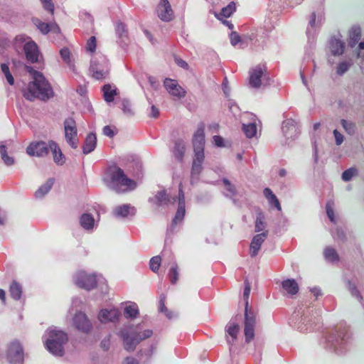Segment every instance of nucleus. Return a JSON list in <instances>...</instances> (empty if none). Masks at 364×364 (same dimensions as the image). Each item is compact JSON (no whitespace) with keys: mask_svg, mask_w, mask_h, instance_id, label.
Wrapping results in <instances>:
<instances>
[{"mask_svg":"<svg viewBox=\"0 0 364 364\" xmlns=\"http://www.w3.org/2000/svg\"><path fill=\"white\" fill-rule=\"evenodd\" d=\"M25 69L32 75L33 81L30 82L23 90V97L30 101L36 99L45 101L52 97L53 96V90L43 74L28 65L25 66Z\"/></svg>","mask_w":364,"mask_h":364,"instance_id":"1","label":"nucleus"},{"mask_svg":"<svg viewBox=\"0 0 364 364\" xmlns=\"http://www.w3.org/2000/svg\"><path fill=\"white\" fill-rule=\"evenodd\" d=\"M107 174L114 187L118 191L132 190L136 186V182L129 178L123 170L118 166H110L107 169Z\"/></svg>","mask_w":364,"mask_h":364,"instance_id":"2","label":"nucleus"},{"mask_svg":"<svg viewBox=\"0 0 364 364\" xmlns=\"http://www.w3.org/2000/svg\"><path fill=\"white\" fill-rule=\"evenodd\" d=\"M68 341L67 335L60 330L50 329L48 331V338L46 346L49 351L57 355L63 353V345Z\"/></svg>","mask_w":364,"mask_h":364,"instance_id":"3","label":"nucleus"},{"mask_svg":"<svg viewBox=\"0 0 364 364\" xmlns=\"http://www.w3.org/2000/svg\"><path fill=\"white\" fill-rule=\"evenodd\" d=\"M90 71L96 80L105 79L109 72L107 58L104 55L94 58L91 61Z\"/></svg>","mask_w":364,"mask_h":364,"instance_id":"4","label":"nucleus"},{"mask_svg":"<svg viewBox=\"0 0 364 364\" xmlns=\"http://www.w3.org/2000/svg\"><path fill=\"white\" fill-rule=\"evenodd\" d=\"M268 78L267 69L264 65H259L250 72L249 84L252 87L259 88L262 82Z\"/></svg>","mask_w":364,"mask_h":364,"instance_id":"5","label":"nucleus"},{"mask_svg":"<svg viewBox=\"0 0 364 364\" xmlns=\"http://www.w3.org/2000/svg\"><path fill=\"white\" fill-rule=\"evenodd\" d=\"M192 144L194 155H205V124L203 123H201L195 132L192 139Z\"/></svg>","mask_w":364,"mask_h":364,"instance_id":"6","label":"nucleus"},{"mask_svg":"<svg viewBox=\"0 0 364 364\" xmlns=\"http://www.w3.org/2000/svg\"><path fill=\"white\" fill-rule=\"evenodd\" d=\"M164 86L168 93L175 100H180L186 95V90L177 80L171 78H166L164 80Z\"/></svg>","mask_w":364,"mask_h":364,"instance_id":"7","label":"nucleus"},{"mask_svg":"<svg viewBox=\"0 0 364 364\" xmlns=\"http://www.w3.org/2000/svg\"><path fill=\"white\" fill-rule=\"evenodd\" d=\"M75 283L80 288L90 290L97 284L96 276L85 272H80L76 274Z\"/></svg>","mask_w":364,"mask_h":364,"instance_id":"8","label":"nucleus"},{"mask_svg":"<svg viewBox=\"0 0 364 364\" xmlns=\"http://www.w3.org/2000/svg\"><path fill=\"white\" fill-rule=\"evenodd\" d=\"M8 358L12 364H22L23 362V350L21 343L17 341H12L8 348Z\"/></svg>","mask_w":364,"mask_h":364,"instance_id":"9","label":"nucleus"},{"mask_svg":"<svg viewBox=\"0 0 364 364\" xmlns=\"http://www.w3.org/2000/svg\"><path fill=\"white\" fill-rule=\"evenodd\" d=\"M152 335V331L145 330L137 333H132L124 338L125 348L128 350H133L135 346L141 341L149 338Z\"/></svg>","mask_w":364,"mask_h":364,"instance_id":"10","label":"nucleus"},{"mask_svg":"<svg viewBox=\"0 0 364 364\" xmlns=\"http://www.w3.org/2000/svg\"><path fill=\"white\" fill-rule=\"evenodd\" d=\"M65 134L68 142L72 147L77 146L76 123L73 118L65 119L64 122Z\"/></svg>","mask_w":364,"mask_h":364,"instance_id":"11","label":"nucleus"},{"mask_svg":"<svg viewBox=\"0 0 364 364\" xmlns=\"http://www.w3.org/2000/svg\"><path fill=\"white\" fill-rule=\"evenodd\" d=\"M156 14L163 21L169 22L174 18V11L168 0H161L156 7Z\"/></svg>","mask_w":364,"mask_h":364,"instance_id":"12","label":"nucleus"},{"mask_svg":"<svg viewBox=\"0 0 364 364\" xmlns=\"http://www.w3.org/2000/svg\"><path fill=\"white\" fill-rule=\"evenodd\" d=\"M257 312L254 309L245 311V335L247 342L254 338V326Z\"/></svg>","mask_w":364,"mask_h":364,"instance_id":"13","label":"nucleus"},{"mask_svg":"<svg viewBox=\"0 0 364 364\" xmlns=\"http://www.w3.org/2000/svg\"><path fill=\"white\" fill-rule=\"evenodd\" d=\"M49 143L44 141L31 142L26 149V153L32 156H44L48 154Z\"/></svg>","mask_w":364,"mask_h":364,"instance_id":"14","label":"nucleus"},{"mask_svg":"<svg viewBox=\"0 0 364 364\" xmlns=\"http://www.w3.org/2000/svg\"><path fill=\"white\" fill-rule=\"evenodd\" d=\"M26 59L31 63L38 61L39 52L36 44L32 41H26L23 45Z\"/></svg>","mask_w":364,"mask_h":364,"instance_id":"15","label":"nucleus"},{"mask_svg":"<svg viewBox=\"0 0 364 364\" xmlns=\"http://www.w3.org/2000/svg\"><path fill=\"white\" fill-rule=\"evenodd\" d=\"M33 22L43 34H47L49 31H53L57 33L60 32V28L55 22L48 23L37 18H33Z\"/></svg>","mask_w":364,"mask_h":364,"instance_id":"16","label":"nucleus"},{"mask_svg":"<svg viewBox=\"0 0 364 364\" xmlns=\"http://www.w3.org/2000/svg\"><path fill=\"white\" fill-rule=\"evenodd\" d=\"M266 237L267 234L265 232L258 234L253 237L250 246V254L252 257H255L257 255Z\"/></svg>","mask_w":364,"mask_h":364,"instance_id":"17","label":"nucleus"},{"mask_svg":"<svg viewBox=\"0 0 364 364\" xmlns=\"http://www.w3.org/2000/svg\"><path fill=\"white\" fill-rule=\"evenodd\" d=\"M185 203H184V193L182 190L181 186L179 189V203L176 214L173 220V223L176 224L178 222H181L185 216Z\"/></svg>","mask_w":364,"mask_h":364,"instance_id":"18","label":"nucleus"},{"mask_svg":"<svg viewBox=\"0 0 364 364\" xmlns=\"http://www.w3.org/2000/svg\"><path fill=\"white\" fill-rule=\"evenodd\" d=\"M119 316V311L117 309H113L111 310H102L99 314L98 318L101 322L107 323L118 319Z\"/></svg>","mask_w":364,"mask_h":364,"instance_id":"19","label":"nucleus"},{"mask_svg":"<svg viewBox=\"0 0 364 364\" xmlns=\"http://www.w3.org/2000/svg\"><path fill=\"white\" fill-rule=\"evenodd\" d=\"M74 322L76 327L82 331H88L90 329V324L87 316L82 313H78L75 315Z\"/></svg>","mask_w":364,"mask_h":364,"instance_id":"20","label":"nucleus"},{"mask_svg":"<svg viewBox=\"0 0 364 364\" xmlns=\"http://www.w3.org/2000/svg\"><path fill=\"white\" fill-rule=\"evenodd\" d=\"M102 92L104 98L107 102H112L114 100V97L119 95V90L117 88L109 84L105 85L102 87Z\"/></svg>","mask_w":364,"mask_h":364,"instance_id":"21","label":"nucleus"},{"mask_svg":"<svg viewBox=\"0 0 364 364\" xmlns=\"http://www.w3.org/2000/svg\"><path fill=\"white\" fill-rule=\"evenodd\" d=\"M205 155H194L192 169H191V177L194 178L195 176H198L202 169V164L204 161Z\"/></svg>","mask_w":364,"mask_h":364,"instance_id":"22","label":"nucleus"},{"mask_svg":"<svg viewBox=\"0 0 364 364\" xmlns=\"http://www.w3.org/2000/svg\"><path fill=\"white\" fill-rule=\"evenodd\" d=\"M49 149L53 153L54 161L58 164H63L65 162V156L59 146L55 142L49 141Z\"/></svg>","mask_w":364,"mask_h":364,"instance_id":"23","label":"nucleus"},{"mask_svg":"<svg viewBox=\"0 0 364 364\" xmlns=\"http://www.w3.org/2000/svg\"><path fill=\"white\" fill-rule=\"evenodd\" d=\"M97 144V138L95 134L90 133L89 134L85 141L83 145V152L84 154H88L92 151Z\"/></svg>","mask_w":364,"mask_h":364,"instance_id":"24","label":"nucleus"},{"mask_svg":"<svg viewBox=\"0 0 364 364\" xmlns=\"http://www.w3.org/2000/svg\"><path fill=\"white\" fill-rule=\"evenodd\" d=\"M263 194L272 206L276 208L278 210H281L282 208L280 203L270 188H264L263 191Z\"/></svg>","mask_w":364,"mask_h":364,"instance_id":"25","label":"nucleus"},{"mask_svg":"<svg viewBox=\"0 0 364 364\" xmlns=\"http://www.w3.org/2000/svg\"><path fill=\"white\" fill-rule=\"evenodd\" d=\"M282 288L290 295H295L299 291V285L294 279L284 280Z\"/></svg>","mask_w":364,"mask_h":364,"instance_id":"26","label":"nucleus"},{"mask_svg":"<svg viewBox=\"0 0 364 364\" xmlns=\"http://www.w3.org/2000/svg\"><path fill=\"white\" fill-rule=\"evenodd\" d=\"M153 201L156 205L160 206L169 204L171 203V199L165 191H160L155 195Z\"/></svg>","mask_w":364,"mask_h":364,"instance_id":"27","label":"nucleus"},{"mask_svg":"<svg viewBox=\"0 0 364 364\" xmlns=\"http://www.w3.org/2000/svg\"><path fill=\"white\" fill-rule=\"evenodd\" d=\"M235 9V4L234 2H230L226 7L221 10L220 13L215 14V16L220 20H222L223 18H228L232 15Z\"/></svg>","mask_w":364,"mask_h":364,"instance_id":"28","label":"nucleus"},{"mask_svg":"<svg viewBox=\"0 0 364 364\" xmlns=\"http://www.w3.org/2000/svg\"><path fill=\"white\" fill-rule=\"evenodd\" d=\"M80 223L83 228L91 230L93 228L95 220L91 215L85 213L80 217Z\"/></svg>","mask_w":364,"mask_h":364,"instance_id":"29","label":"nucleus"},{"mask_svg":"<svg viewBox=\"0 0 364 364\" xmlns=\"http://www.w3.org/2000/svg\"><path fill=\"white\" fill-rule=\"evenodd\" d=\"M331 50L333 55H341L344 50V44L338 39H333L331 41Z\"/></svg>","mask_w":364,"mask_h":364,"instance_id":"30","label":"nucleus"},{"mask_svg":"<svg viewBox=\"0 0 364 364\" xmlns=\"http://www.w3.org/2000/svg\"><path fill=\"white\" fill-rule=\"evenodd\" d=\"M360 28H353L349 33V41L348 44L353 47L360 38Z\"/></svg>","mask_w":364,"mask_h":364,"instance_id":"31","label":"nucleus"},{"mask_svg":"<svg viewBox=\"0 0 364 364\" xmlns=\"http://www.w3.org/2000/svg\"><path fill=\"white\" fill-rule=\"evenodd\" d=\"M178 265L174 262L173 263L168 273V278L170 282L173 284H176L178 279Z\"/></svg>","mask_w":364,"mask_h":364,"instance_id":"32","label":"nucleus"},{"mask_svg":"<svg viewBox=\"0 0 364 364\" xmlns=\"http://www.w3.org/2000/svg\"><path fill=\"white\" fill-rule=\"evenodd\" d=\"M325 258L329 262H338L339 257L335 249L332 247H326L324 251Z\"/></svg>","mask_w":364,"mask_h":364,"instance_id":"33","label":"nucleus"},{"mask_svg":"<svg viewBox=\"0 0 364 364\" xmlns=\"http://www.w3.org/2000/svg\"><path fill=\"white\" fill-rule=\"evenodd\" d=\"M185 144L182 141L176 142L173 154L178 160H182L185 152Z\"/></svg>","mask_w":364,"mask_h":364,"instance_id":"34","label":"nucleus"},{"mask_svg":"<svg viewBox=\"0 0 364 364\" xmlns=\"http://www.w3.org/2000/svg\"><path fill=\"white\" fill-rule=\"evenodd\" d=\"M10 294L15 299H19L22 294V288L16 282L14 281L10 287Z\"/></svg>","mask_w":364,"mask_h":364,"instance_id":"35","label":"nucleus"},{"mask_svg":"<svg viewBox=\"0 0 364 364\" xmlns=\"http://www.w3.org/2000/svg\"><path fill=\"white\" fill-rule=\"evenodd\" d=\"M139 314V309L135 304L127 306L124 309V315L127 318H134Z\"/></svg>","mask_w":364,"mask_h":364,"instance_id":"36","label":"nucleus"},{"mask_svg":"<svg viewBox=\"0 0 364 364\" xmlns=\"http://www.w3.org/2000/svg\"><path fill=\"white\" fill-rule=\"evenodd\" d=\"M226 331L228 335L231 336L232 341H235L240 332V326L237 323H231L228 326Z\"/></svg>","mask_w":364,"mask_h":364,"instance_id":"37","label":"nucleus"},{"mask_svg":"<svg viewBox=\"0 0 364 364\" xmlns=\"http://www.w3.org/2000/svg\"><path fill=\"white\" fill-rule=\"evenodd\" d=\"M134 208L129 205H123L116 208L115 213L117 215L122 217H127L132 213Z\"/></svg>","mask_w":364,"mask_h":364,"instance_id":"38","label":"nucleus"},{"mask_svg":"<svg viewBox=\"0 0 364 364\" xmlns=\"http://www.w3.org/2000/svg\"><path fill=\"white\" fill-rule=\"evenodd\" d=\"M243 131L248 138H252L255 136L257 133V127L255 124L251 123L247 125H243Z\"/></svg>","mask_w":364,"mask_h":364,"instance_id":"39","label":"nucleus"},{"mask_svg":"<svg viewBox=\"0 0 364 364\" xmlns=\"http://www.w3.org/2000/svg\"><path fill=\"white\" fill-rule=\"evenodd\" d=\"M250 294V284L247 280L245 281V289L243 293V298L245 303V311H250L252 309V308H249V302L248 299Z\"/></svg>","mask_w":364,"mask_h":364,"instance_id":"40","label":"nucleus"},{"mask_svg":"<svg viewBox=\"0 0 364 364\" xmlns=\"http://www.w3.org/2000/svg\"><path fill=\"white\" fill-rule=\"evenodd\" d=\"M161 261H162V259L159 256H156L151 259L149 265H150L151 269L154 272H158V270L159 269V267H161Z\"/></svg>","mask_w":364,"mask_h":364,"instance_id":"41","label":"nucleus"},{"mask_svg":"<svg viewBox=\"0 0 364 364\" xmlns=\"http://www.w3.org/2000/svg\"><path fill=\"white\" fill-rule=\"evenodd\" d=\"M0 153L2 157V159L7 165H12L14 162V160L12 157H10L6 154V148L4 144H0Z\"/></svg>","mask_w":364,"mask_h":364,"instance_id":"42","label":"nucleus"},{"mask_svg":"<svg viewBox=\"0 0 364 364\" xmlns=\"http://www.w3.org/2000/svg\"><path fill=\"white\" fill-rule=\"evenodd\" d=\"M264 215L260 211V210H259V213H258V215H257V217L256 219V222H255L256 231L259 232V231L262 230L264 228L265 224H264Z\"/></svg>","mask_w":364,"mask_h":364,"instance_id":"43","label":"nucleus"},{"mask_svg":"<svg viewBox=\"0 0 364 364\" xmlns=\"http://www.w3.org/2000/svg\"><path fill=\"white\" fill-rule=\"evenodd\" d=\"M97 48V40L95 36L90 37L86 43L85 49L87 52L93 53Z\"/></svg>","mask_w":364,"mask_h":364,"instance_id":"44","label":"nucleus"},{"mask_svg":"<svg viewBox=\"0 0 364 364\" xmlns=\"http://www.w3.org/2000/svg\"><path fill=\"white\" fill-rule=\"evenodd\" d=\"M44 9L48 11L52 16L54 15L55 5L53 0H40Z\"/></svg>","mask_w":364,"mask_h":364,"instance_id":"45","label":"nucleus"},{"mask_svg":"<svg viewBox=\"0 0 364 364\" xmlns=\"http://www.w3.org/2000/svg\"><path fill=\"white\" fill-rule=\"evenodd\" d=\"M341 122L346 132L350 134H353L355 132V124L353 122H347L345 119H342Z\"/></svg>","mask_w":364,"mask_h":364,"instance_id":"46","label":"nucleus"},{"mask_svg":"<svg viewBox=\"0 0 364 364\" xmlns=\"http://www.w3.org/2000/svg\"><path fill=\"white\" fill-rule=\"evenodd\" d=\"M357 174V170L355 168H351L346 170L342 174V178L346 181H350L353 176Z\"/></svg>","mask_w":364,"mask_h":364,"instance_id":"47","label":"nucleus"},{"mask_svg":"<svg viewBox=\"0 0 364 364\" xmlns=\"http://www.w3.org/2000/svg\"><path fill=\"white\" fill-rule=\"evenodd\" d=\"M326 213L330 220L333 223L336 222L334 210H333V203L328 202L326 204Z\"/></svg>","mask_w":364,"mask_h":364,"instance_id":"48","label":"nucleus"},{"mask_svg":"<svg viewBox=\"0 0 364 364\" xmlns=\"http://www.w3.org/2000/svg\"><path fill=\"white\" fill-rule=\"evenodd\" d=\"M60 55L63 61L68 64H70L71 63V53L70 50L67 48H63L60 52Z\"/></svg>","mask_w":364,"mask_h":364,"instance_id":"49","label":"nucleus"},{"mask_svg":"<svg viewBox=\"0 0 364 364\" xmlns=\"http://www.w3.org/2000/svg\"><path fill=\"white\" fill-rule=\"evenodd\" d=\"M104 134L109 137H113L117 133V129L114 126H106L103 129Z\"/></svg>","mask_w":364,"mask_h":364,"instance_id":"50","label":"nucleus"},{"mask_svg":"<svg viewBox=\"0 0 364 364\" xmlns=\"http://www.w3.org/2000/svg\"><path fill=\"white\" fill-rule=\"evenodd\" d=\"M117 33H119L120 38H127V31L126 28V26L124 23H118L117 28Z\"/></svg>","mask_w":364,"mask_h":364,"instance_id":"51","label":"nucleus"},{"mask_svg":"<svg viewBox=\"0 0 364 364\" xmlns=\"http://www.w3.org/2000/svg\"><path fill=\"white\" fill-rule=\"evenodd\" d=\"M350 67V64L346 62L341 63L337 67V73L339 75L343 74Z\"/></svg>","mask_w":364,"mask_h":364,"instance_id":"52","label":"nucleus"},{"mask_svg":"<svg viewBox=\"0 0 364 364\" xmlns=\"http://www.w3.org/2000/svg\"><path fill=\"white\" fill-rule=\"evenodd\" d=\"M291 128V129H293L294 132L296 131V127L293 124V123L290 121H285L284 123H283V125H282V130L284 133H287L288 130Z\"/></svg>","mask_w":364,"mask_h":364,"instance_id":"53","label":"nucleus"},{"mask_svg":"<svg viewBox=\"0 0 364 364\" xmlns=\"http://www.w3.org/2000/svg\"><path fill=\"white\" fill-rule=\"evenodd\" d=\"M333 134L336 139V144L341 145L343 141V136L337 129L333 131Z\"/></svg>","mask_w":364,"mask_h":364,"instance_id":"54","label":"nucleus"},{"mask_svg":"<svg viewBox=\"0 0 364 364\" xmlns=\"http://www.w3.org/2000/svg\"><path fill=\"white\" fill-rule=\"evenodd\" d=\"M230 40L231 43L235 46L240 41V37L236 32H232L230 35Z\"/></svg>","mask_w":364,"mask_h":364,"instance_id":"55","label":"nucleus"},{"mask_svg":"<svg viewBox=\"0 0 364 364\" xmlns=\"http://www.w3.org/2000/svg\"><path fill=\"white\" fill-rule=\"evenodd\" d=\"M121 106H122V108L123 111L125 113L131 112L130 105H129L128 101H127L125 100H122L121 101Z\"/></svg>","mask_w":364,"mask_h":364,"instance_id":"56","label":"nucleus"},{"mask_svg":"<svg viewBox=\"0 0 364 364\" xmlns=\"http://www.w3.org/2000/svg\"><path fill=\"white\" fill-rule=\"evenodd\" d=\"M175 61L178 66H180L184 69H186V70L188 69V63L186 61H184L183 60H182L181 58L176 57Z\"/></svg>","mask_w":364,"mask_h":364,"instance_id":"57","label":"nucleus"},{"mask_svg":"<svg viewBox=\"0 0 364 364\" xmlns=\"http://www.w3.org/2000/svg\"><path fill=\"white\" fill-rule=\"evenodd\" d=\"M213 141L217 146L221 147L224 146L223 139L220 136H214Z\"/></svg>","mask_w":364,"mask_h":364,"instance_id":"58","label":"nucleus"},{"mask_svg":"<svg viewBox=\"0 0 364 364\" xmlns=\"http://www.w3.org/2000/svg\"><path fill=\"white\" fill-rule=\"evenodd\" d=\"M223 183L228 191H229L230 192H231L232 193H235V188L234 186H232L228 180L224 179Z\"/></svg>","mask_w":364,"mask_h":364,"instance_id":"59","label":"nucleus"},{"mask_svg":"<svg viewBox=\"0 0 364 364\" xmlns=\"http://www.w3.org/2000/svg\"><path fill=\"white\" fill-rule=\"evenodd\" d=\"M26 41V38L22 36H18L15 38V44L16 46H20Z\"/></svg>","mask_w":364,"mask_h":364,"instance_id":"60","label":"nucleus"},{"mask_svg":"<svg viewBox=\"0 0 364 364\" xmlns=\"http://www.w3.org/2000/svg\"><path fill=\"white\" fill-rule=\"evenodd\" d=\"M151 115L154 118H157L159 116V111L154 106L151 107Z\"/></svg>","mask_w":364,"mask_h":364,"instance_id":"61","label":"nucleus"},{"mask_svg":"<svg viewBox=\"0 0 364 364\" xmlns=\"http://www.w3.org/2000/svg\"><path fill=\"white\" fill-rule=\"evenodd\" d=\"M48 191V189L47 188H40L36 193V197H41L43 196L44 194H46L47 192Z\"/></svg>","mask_w":364,"mask_h":364,"instance_id":"62","label":"nucleus"},{"mask_svg":"<svg viewBox=\"0 0 364 364\" xmlns=\"http://www.w3.org/2000/svg\"><path fill=\"white\" fill-rule=\"evenodd\" d=\"M5 77L6 79V80L8 81V82L10 84V85H14V79L11 75V73H7L6 75H5Z\"/></svg>","mask_w":364,"mask_h":364,"instance_id":"63","label":"nucleus"},{"mask_svg":"<svg viewBox=\"0 0 364 364\" xmlns=\"http://www.w3.org/2000/svg\"><path fill=\"white\" fill-rule=\"evenodd\" d=\"M124 364H138V362L136 359L133 358H127Z\"/></svg>","mask_w":364,"mask_h":364,"instance_id":"64","label":"nucleus"}]
</instances>
